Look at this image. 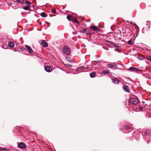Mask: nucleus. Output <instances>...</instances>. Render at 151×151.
I'll return each instance as SVG.
<instances>
[{
  "instance_id": "f257e3e1",
  "label": "nucleus",
  "mask_w": 151,
  "mask_h": 151,
  "mask_svg": "<svg viewBox=\"0 0 151 151\" xmlns=\"http://www.w3.org/2000/svg\"><path fill=\"white\" fill-rule=\"evenodd\" d=\"M63 51L66 55H68L70 52V48L68 46H65L63 48Z\"/></svg>"
},
{
  "instance_id": "f03ea898",
  "label": "nucleus",
  "mask_w": 151,
  "mask_h": 151,
  "mask_svg": "<svg viewBox=\"0 0 151 151\" xmlns=\"http://www.w3.org/2000/svg\"><path fill=\"white\" fill-rule=\"evenodd\" d=\"M139 99L136 96L131 99L129 101V102L133 104H136L139 101Z\"/></svg>"
},
{
  "instance_id": "7ed1b4c3",
  "label": "nucleus",
  "mask_w": 151,
  "mask_h": 151,
  "mask_svg": "<svg viewBox=\"0 0 151 151\" xmlns=\"http://www.w3.org/2000/svg\"><path fill=\"white\" fill-rule=\"evenodd\" d=\"M149 133L150 134V133H149L148 131V132L147 131L145 135V139L147 141V142H148V141H150L151 139V136L149 135Z\"/></svg>"
},
{
  "instance_id": "20e7f679",
  "label": "nucleus",
  "mask_w": 151,
  "mask_h": 151,
  "mask_svg": "<svg viewBox=\"0 0 151 151\" xmlns=\"http://www.w3.org/2000/svg\"><path fill=\"white\" fill-rule=\"evenodd\" d=\"M52 69V67L50 65H46L45 67V70L48 72H50Z\"/></svg>"
},
{
  "instance_id": "39448f33",
  "label": "nucleus",
  "mask_w": 151,
  "mask_h": 151,
  "mask_svg": "<svg viewBox=\"0 0 151 151\" xmlns=\"http://www.w3.org/2000/svg\"><path fill=\"white\" fill-rule=\"evenodd\" d=\"M18 147L19 148L23 149L25 148L26 145L24 143L21 142L18 144Z\"/></svg>"
},
{
  "instance_id": "423d86ee",
  "label": "nucleus",
  "mask_w": 151,
  "mask_h": 151,
  "mask_svg": "<svg viewBox=\"0 0 151 151\" xmlns=\"http://www.w3.org/2000/svg\"><path fill=\"white\" fill-rule=\"evenodd\" d=\"M40 45L44 47H46L48 46V43L44 40L42 41Z\"/></svg>"
},
{
  "instance_id": "0eeeda50",
  "label": "nucleus",
  "mask_w": 151,
  "mask_h": 151,
  "mask_svg": "<svg viewBox=\"0 0 151 151\" xmlns=\"http://www.w3.org/2000/svg\"><path fill=\"white\" fill-rule=\"evenodd\" d=\"M123 88L124 91L127 92H129V89L128 86L125 85L124 84L123 85Z\"/></svg>"
},
{
  "instance_id": "6e6552de",
  "label": "nucleus",
  "mask_w": 151,
  "mask_h": 151,
  "mask_svg": "<svg viewBox=\"0 0 151 151\" xmlns=\"http://www.w3.org/2000/svg\"><path fill=\"white\" fill-rule=\"evenodd\" d=\"M90 28L94 31H100V29H98L97 27L95 26H90Z\"/></svg>"
},
{
  "instance_id": "1a4fd4ad",
  "label": "nucleus",
  "mask_w": 151,
  "mask_h": 151,
  "mask_svg": "<svg viewBox=\"0 0 151 151\" xmlns=\"http://www.w3.org/2000/svg\"><path fill=\"white\" fill-rule=\"evenodd\" d=\"M129 70H130L135 71L136 72L138 71L139 70L138 69H137L135 67H130L129 69Z\"/></svg>"
},
{
  "instance_id": "9d476101",
  "label": "nucleus",
  "mask_w": 151,
  "mask_h": 151,
  "mask_svg": "<svg viewBox=\"0 0 151 151\" xmlns=\"http://www.w3.org/2000/svg\"><path fill=\"white\" fill-rule=\"evenodd\" d=\"M25 47L29 50V53H31L32 51V50L30 46L29 45H25Z\"/></svg>"
},
{
  "instance_id": "9b49d317",
  "label": "nucleus",
  "mask_w": 151,
  "mask_h": 151,
  "mask_svg": "<svg viewBox=\"0 0 151 151\" xmlns=\"http://www.w3.org/2000/svg\"><path fill=\"white\" fill-rule=\"evenodd\" d=\"M74 17L71 15H68L67 17V18L69 21H72Z\"/></svg>"
},
{
  "instance_id": "f8f14e48",
  "label": "nucleus",
  "mask_w": 151,
  "mask_h": 151,
  "mask_svg": "<svg viewBox=\"0 0 151 151\" xmlns=\"http://www.w3.org/2000/svg\"><path fill=\"white\" fill-rule=\"evenodd\" d=\"M124 128L126 130H131L132 129V128L130 125L125 126Z\"/></svg>"
},
{
  "instance_id": "ddd939ff",
  "label": "nucleus",
  "mask_w": 151,
  "mask_h": 151,
  "mask_svg": "<svg viewBox=\"0 0 151 151\" xmlns=\"http://www.w3.org/2000/svg\"><path fill=\"white\" fill-rule=\"evenodd\" d=\"M8 46L10 47H13L14 46V44L12 42H9L8 44Z\"/></svg>"
},
{
  "instance_id": "4468645a",
  "label": "nucleus",
  "mask_w": 151,
  "mask_h": 151,
  "mask_svg": "<svg viewBox=\"0 0 151 151\" xmlns=\"http://www.w3.org/2000/svg\"><path fill=\"white\" fill-rule=\"evenodd\" d=\"M109 73V70H106L102 72L101 73V74L102 75H103V74L105 75L106 74H108Z\"/></svg>"
},
{
  "instance_id": "2eb2a0df",
  "label": "nucleus",
  "mask_w": 151,
  "mask_h": 151,
  "mask_svg": "<svg viewBox=\"0 0 151 151\" xmlns=\"http://www.w3.org/2000/svg\"><path fill=\"white\" fill-rule=\"evenodd\" d=\"M96 74V73L95 72L91 73L90 74V76L91 78H94L95 77Z\"/></svg>"
},
{
  "instance_id": "dca6fc26",
  "label": "nucleus",
  "mask_w": 151,
  "mask_h": 151,
  "mask_svg": "<svg viewBox=\"0 0 151 151\" xmlns=\"http://www.w3.org/2000/svg\"><path fill=\"white\" fill-rule=\"evenodd\" d=\"M87 31V29L85 28L84 29H82L80 30L79 32L83 33H86Z\"/></svg>"
},
{
  "instance_id": "f3484780",
  "label": "nucleus",
  "mask_w": 151,
  "mask_h": 151,
  "mask_svg": "<svg viewBox=\"0 0 151 151\" xmlns=\"http://www.w3.org/2000/svg\"><path fill=\"white\" fill-rule=\"evenodd\" d=\"M108 67L109 68H115V66L114 65H112L111 64H109L108 65Z\"/></svg>"
},
{
  "instance_id": "a211bd4d",
  "label": "nucleus",
  "mask_w": 151,
  "mask_h": 151,
  "mask_svg": "<svg viewBox=\"0 0 151 151\" xmlns=\"http://www.w3.org/2000/svg\"><path fill=\"white\" fill-rule=\"evenodd\" d=\"M113 82L115 83H118L119 82V81L116 78L113 79Z\"/></svg>"
},
{
  "instance_id": "6ab92c4d",
  "label": "nucleus",
  "mask_w": 151,
  "mask_h": 151,
  "mask_svg": "<svg viewBox=\"0 0 151 151\" xmlns=\"http://www.w3.org/2000/svg\"><path fill=\"white\" fill-rule=\"evenodd\" d=\"M41 16L43 17H46L47 16V14L44 12H42L41 14Z\"/></svg>"
},
{
  "instance_id": "aec40b11",
  "label": "nucleus",
  "mask_w": 151,
  "mask_h": 151,
  "mask_svg": "<svg viewBox=\"0 0 151 151\" xmlns=\"http://www.w3.org/2000/svg\"><path fill=\"white\" fill-rule=\"evenodd\" d=\"M72 21L74 22H76L77 24H79V22L77 21V19L76 18H74Z\"/></svg>"
},
{
  "instance_id": "412c9836",
  "label": "nucleus",
  "mask_w": 151,
  "mask_h": 151,
  "mask_svg": "<svg viewBox=\"0 0 151 151\" xmlns=\"http://www.w3.org/2000/svg\"><path fill=\"white\" fill-rule=\"evenodd\" d=\"M29 6H25L24 7L23 9L26 10H29Z\"/></svg>"
},
{
  "instance_id": "4be33fe9",
  "label": "nucleus",
  "mask_w": 151,
  "mask_h": 151,
  "mask_svg": "<svg viewBox=\"0 0 151 151\" xmlns=\"http://www.w3.org/2000/svg\"><path fill=\"white\" fill-rule=\"evenodd\" d=\"M114 47L118 51L120 50L121 49V48L118 45H115Z\"/></svg>"
},
{
  "instance_id": "5701e85b",
  "label": "nucleus",
  "mask_w": 151,
  "mask_h": 151,
  "mask_svg": "<svg viewBox=\"0 0 151 151\" xmlns=\"http://www.w3.org/2000/svg\"><path fill=\"white\" fill-rule=\"evenodd\" d=\"M17 2L21 3V4H23V2L24 1V0H16Z\"/></svg>"
},
{
  "instance_id": "b1692460",
  "label": "nucleus",
  "mask_w": 151,
  "mask_h": 151,
  "mask_svg": "<svg viewBox=\"0 0 151 151\" xmlns=\"http://www.w3.org/2000/svg\"><path fill=\"white\" fill-rule=\"evenodd\" d=\"M127 44L130 45H133V43L132 42V41L131 40H129L127 42Z\"/></svg>"
},
{
  "instance_id": "393cba45",
  "label": "nucleus",
  "mask_w": 151,
  "mask_h": 151,
  "mask_svg": "<svg viewBox=\"0 0 151 151\" xmlns=\"http://www.w3.org/2000/svg\"><path fill=\"white\" fill-rule=\"evenodd\" d=\"M51 12L53 13V14H56V11H55V10L53 8H52V9Z\"/></svg>"
},
{
  "instance_id": "a878e982",
  "label": "nucleus",
  "mask_w": 151,
  "mask_h": 151,
  "mask_svg": "<svg viewBox=\"0 0 151 151\" xmlns=\"http://www.w3.org/2000/svg\"><path fill=\"white\" fill-rule=\"evenodd\" d=\"M86 34L87 35H89L91 34V32L90 31H86Z\"/></svg>"
},
{
  "instance_id": "bb28decb",
  "label": "nucleus",
  "mask_w": 151,
  "mask_h": 151,
  "mask_svg": "<svg viewBox=\"0 0 151 151\" xmlns=\"http://www.w3.org/2000/svg\"><path fill=\"white\" fill-rule=\"evenodd\" d=\"M147 59L151 61V57L150 56H147Z\"/></svg>"
},
{
  "instance_id": "cd10ccee",
  "label": "nucleus",
  "mask_w": 151,
  "mask_h": 151,
  "mask_svg": "<svg viewBox=\"0 0 151 151\" xmlns=\"http://www.w3.org/2000/svg\"><path fill=\"white\" fill-rule=\"evenodd\" d=\"M139 58H140V59L141 60H142L144 58V56L142 55H141L139 57Z\"/></svg>"
},
{
  "instance_id": "c85d7f7f",
  "label": "nucleus",
  "mask_w": 151,
  "mask_h": 151,
  "mask_svg": "<svg viewBox=\"0 0 151 151\" xmlns=\"http://www.w3.org/2000/svg\"><path fill=\"white\" fill-rule=\"evenodd\" d=\"M25 2L26 3H27L28 4L30 5H31L30 3L29 2H28L27 1H25Z\"/></svg>"
},
{
  "instance_id": "c756f323",
  "label": "nucleus",
  "mask_w": 151,
  "mask_h": 151,
  "mask_svg": "<svg viewBox=\"0 0 151 151\" xmlns=\"http://www.w3.org/2000/svg\"><path fill=\"white\" fill-rule=\"evenodd\" d=\"M81 67H79V68H77L76 70H77V71H78V70H80L81 69Z\"/></svg>"
},
{
  "instance_id": "7c9ffc66",
  "label": "nucleus",
  "mask_w": 151,
  "mask_h": 151,
  "mask_svg": "<svg viewBox=\"0 0 151 151\" xmlns=\"http://www.w3.org/2000/svg\"><path fill=\"white\" fill-rule=\"evenodd\" d=\"M81 69H85L86 68L85 67H84V66H82L81 67Z\"/></svg>"
},
{
  "instance_id": "2f4dec72",
  "label": "nucleus",
  "mask_w": 151,
  "mask_h": 151,
  "mask_svg": "<svg viewBox=\"0 0 151 151\" xmlns=\"http://www.w3.org/2000/svg\"><path fill=\"white\" fill-rule=\"evenodd\" d=\"M5 149H6V148H2L1 147L0 148V150H5Z\"/></svg>"
},
{
  "instance_id": "473e14b6",
  "label": "nucleus",
  "mask_w": 151,
  "mask_h": 151,
  "mask_svg": "<svg viewBox=\"0 0 151 151\" xmlns=\"http://www.w3.org/2000/svg\"><path fill=\"white\" fill-rule=\"evenodd\" d=\"M145 106H147V107H148V106H149L148 105H145Z\"/></svg>"
},
{
  "instance_id": "72a5a7b5",
  "label": "nucleus",
  "mask_w": 151,
  "mask_h": 151,
  "mask_svg": "<svg viewBox=\"0 0 151 151\" xmlns=\"http://www.w3.org/2000/svg\"><path fill=\"white\" fill-rule=\"evenodd\" d=\"M68 65L69 66H70V67H71L72 66V65Z\"/></svg>"
},
{
  "instance_id": "f704fd0d",
  "label": "nucleus",
  "mask_w": 151,
  "mask_h": 151,
  "mask_svg": "<svg viewBox=\"0 0 151 151\" xmlns=\"http://www.w3.org/2000/svg\"><path fill=\"white\" fill-rule=\"evenodd\" d=\"M109 42L111 43H113V42Z\"/></svg>"
},
{
  "instance_id": "c9c22d12",
  "label": "nucleus",
  "mask_w": 151,
  "mask_h": 151,
  "mask_svg": "<svg viewBox=\"0 0 151 151\" xmlns=\"http://www.w3.org/2000/svg\"><path fill=\"white\" fill-rule=\"evenodd\" d=\"M120 130H122V129H120Z\"/></svg>"
},
{
  "instance_id": "e433bc0d",
  "label": "nucleus",
  "mask_w": 151,
  "mask_h": 151,
  "mask_svg": "<svg viewBox=\"0 0 151 151\" xmlns=\"http://www.w3.org/2000/svg\"><path fill=\"white\" fill-rule=\"evenodd\" d=\"M20 49L21 50H22V48H20Z\"/></svg>"
}]
</instances>
